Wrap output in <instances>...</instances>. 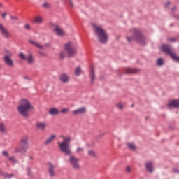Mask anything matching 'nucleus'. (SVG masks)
I'll return each mask as SVG.
<instances>
[{"mask_svg": "<svg viewBox=\"0 0 179 179\" xmlns=\"http://www.w3.org/2000/svg\"><path fill=\"white\" fill-rule=\"evenodd\" d=\"M17 112L24 118L28 119L30 117V111L34 110V107L27 99H22L17 108Z\"/></svg>", "mask_w": 179, "mask_h": 179, "instance_id": "obj_1", "label": "nucleus"}, {"mask_svg": "<svg viewBox=\"0 0 179 179\" xmlns=\"http://www.w3.org/2000/svg\"><path fill=\"white\" fill-rule=\"evenodd\" d=\"M128 43H132V41H136L141 44V45H145L146 44V38L142 35L141 31L136 29H131L127 37Z\"/></svg>", "mask_w": 179, "mask_h": 179, "instance_id": "obj_2", "label": "nucleus"}, {"mask_svg": "<svg viewBox=\"0 0 179 179\" xmlns=\"http://www.w3.org/2000/svg\"><path fill=\"white\" fill-rule=\"evenodd\" d=\"M71 141L72 138L70 136L63 137L62 142H58L57 145L60 152L64 153V155H72V150H71Z\"/></svg>", "mask_w": 179, "mask_h": 179, "instance_id": "obj_3", "label": "nucleus"}, {"mask_svg": "<svg viewBox=\"0 0 179 179\" xmlns=\"http://www.w3.org/2000/svg\"><path fill=\"white\" fill-rule=\"evenodd\" d=\"M92 27L99 41H100V43H107L108 36H107L106 31H104L101 27L97 26L94 24H92Z\"/></svg>", "mask_w": 179, "mask_h": 179, "instance_id": "obj_4", "label": "nucleus"}, {"mask_svg": "<svg viewBox=\"0 0 179 179\" xmlns=\"http://www.w3.org/2000/svg\"><path fill=\"white\" fill-rule=\"evenodd\" d=\"M27 149H29V137L25 136L21 138L20 146L16 147L15 152V153H26Z\"/></svg>", "mask_w": 179, "mask_h": 179, "instance_id": "obj_5", "label": "nucleus"}, {"mask_svg": "<svg viewBox=\"0 0 179 179\" xmlns=\"http://www.w3.org/2000/svg\"><path fill=\"white\" fill-rule=\"evenodd\" d=\"M64 50L67 52L68 57H73L77 52L76 45L73 42H68L64 45Z\"/></svg>", "mask_w": 179, "mask_h": 179, "instance_id": "obj_6", "label": "nucleus"}, {"mask_svg": "<svg viewBox=\"0 0 179 179\" xmlns=\"http://www.w3.org/2000/svg\"><path fill=\"white\" fill-rule=\"evenodd\" d=\"M162 50L165 52L166 54H168L170 55L171 58L176 61V62H179V57L176 55V53H173V48L171 46L168 45H163L162 46Z\"/></svg>", "mask_w": 179, "mask_h": 179, "instance_id": "obj_7", "label": "nucleus"}, {"mask_svg": "<svg viewBox=\"0 0 179 179\" xmlns=\"http://www.w3.org/2000/svg\"><path fill=\"white\" fill-rule=\"evenodd\" d=\"M12 57H13V54L12 53V52L9 50H5L3 61L6 65L7 66H9L10 68H13V66H14L15 65L13 59H12Z\"/></svg>", "mask_w": 179, "mask_h": 179, "instance_id": "obj_8", "label": "nucleus"}, {"mask_svg": "<svg viewBox=\"0 0 179 179\" xmlns=\"http://www.w3.org/2000/svg\"><path fill=\"white\" fill-rule=\"evenodd\" d=\"M80 159L75 155H71L69 158V162L70 166L73 169V170H80Z\"/></svg>", "mask_w": 179, "mask_h": 179, "instance_id": "obj_9", "label": "nucleus"}, {"mask_svg": "<svg viewBox=\"0 0 179 179\" xmlns=\"http://www.w3.org/2000/svg\"><path fill=\"white\" fill-rule=\"evenodd\" d=\"M18 57L22 61H26L29 65H33V64H34V56L31 52H29L27 56H26L24 53L20 52L19 53Z\"/></svg>", "mask_w": 179, "mask_h": 179, "instance_id": "obj_10", "label": "nucleus"}, {"mask_svg": "<svg viewBox=\"0 0 179 179\" xmlns=\"http://www.w3.org/2000/svg\"><path fill=\"white\" fill-rule=\"evenodd\" d=\"M0 34H1L3 38H9L12 36L8 29H6V27L1 23H0Z\"/></svg>", "mask_w": 179, "mask_h": 179, "instance_id": "obj_11", "label": "nucleus"}, {"mask_svg": "<svg viewBox=\"0 0 179 179\" xmlns=\"http://www.w3.org/2000/svg\"><path fill=\"white\" fill-rule=\"evenodd\" d=\"M53 31L55 34V35L58 36L59 37H64V36H65L66 34L65 31H64V29H62V28H61L58 25H55L54 27Z\"/></svg>", "mask_w": 179, "mask_h": 179, "instance_id": "obj_12", "label": "nucleus"}, {"mask_svg": "<svg viewBox=\"0 0 179 179\" xmlns=\"http://www.w3.org/2000/svg\"><path fill=\"white\" fill-rule=\"evenodd\" d=\"M36 129H38V131H45V129H47V123L43 122H38L36 124Z\"/></svg>", "mask_w": 179, "mask_h": 179, "instance_id": "obj_13", "label": "nucleus"}, {"mask_svg": "<svg viewBox=\"0 0 179 179\" xmlns=\"http://www.w3.org/2000/svg\"><path fill=\"white\" fill-rule=\"evenodd\" d=\"M86 113V108L85 107H81L78 109L72 111L73 115H82Z\"/></svg>", "mask_w": 179, "mask_h": 179, "instance_id": "obj_14", "label": "nucleus"}, {"mask_svg": "<svg viewBox=\"0 0 179 179\" xmlns=\"http://www.w3.org/2000/svg\"><path fill=\"white\" fill-rule=\"evenodd\" d=\"M54 169H55V167L54 166V165H52V164H48V171L51 177H55V171L54 170Z\"/></svg>", "mask_w": 179, "mask_h": 179, "instance_id": "obj_15", "label": "nucleus"}, {"mask_svg": "<svg viewBox=\"0 0 179 179\" xmlns=\"http://www.w3.org/2000/svg\"><path fill=\"white\" fill-rule=\"evenodd\" d=\"M169 108H179V100H172L168 103Z\"/></svg>", "mask_w": 179, "mask_h": 179, "instance_id": "obj_16", "label": "nucleus"}, {"mask_svg": "<svg viewBox=\"0 0 179 179\" xmlns=\"http://www.w3.org/2000/svg\"><path fill=\"white\" fill-rule=\"evenodd\" d=\"M28 43L31 44V45H34V47H36V48H39L40 50H44V46L41 45L38 42L34 40H29Z\"/></svg>", "mask_w": 179, "mask_h": 179, "instance_id": "obj_17", "label": "nucleus"}, {"mask_svg": "<svg viewBox=\"0 0 179 179\" xmlns=\"http://www.w3.org/2000/svg\"><path fill=\"white\" fill-rule=\"evenodd\" d=\"M57 138V135L52 134L50 135L45 141V145H50L55 141V138Z\"/></svg>", "mask_w": 179, "mask_h": 179, "instance_id": "obj_18", "label": "nucleus"}, {"mask_svg": "<svg viewBox=\"0 0 179 179\" xmlns=\"http://www.w3.org/2000/svg\"><path fill=\"white\" fill-rule=\"evenodd\" d=\"M59 79L62 83H68V82H69V76H68L66 73L61 74Z\"/></svg>", "mask_w": 179, "mask_h": 179, "instance_id": "obj_19", "label": "nucleus"}, {"mask_svg": "<svg viewBox=\"0 0 179 179\" xmlns=\"http://www.w3.org/2000/svg\"><path fill=\"white\" fill-rule=\"evenodd\" d=\"M0 134H2L3 135L8 134V128L6 127V124L2 122L0 123Z\"/></svg>", "mask_w": 179, "mask_h": 179, "instance_id": "obj_20", "label": "nucleus"}, {"mask_svg": "<svg viewBox=\"0 0 179 179\" xmlns=\"http://www.w3.org/2000/svg\"><path fill=\"white\" fill-rule=\"evenodd\" d=\"M145 169L149 173H153V162L148 161L145 163Z\"/></svg>", "mask_w": 179, "mask_h": 179, "instance_id": "obj_21", "label": "nucleus"}, {"mask_svg": "<svg viewBox=\"0 0 179 179\" xmlns=\"http://www.w3.org/2000/svg\"><path fill=\"white\" fill-rule=\"evenodd\" d=\"M50 115H59V110L57 108H52L49 110Z\"/></svg>", "mask_w": 179, "mask_h": 179, "instance_id": "obj_22", "label": "nucleus"}, {"mask_svg": "<svg viewBox=\"0 0 179 179\" xmlns=\"http://www.w3.org/2000/svg\"><path fill=\"white\" fill-rule=\"evenodd\" d=\"M125 72L129 74L138 73V72H139V69L127 68L125 69Z\"/></svg>", "mask_w": 179, "mask_h": 179, "instance_id": "obj_23", "label": "nucleus"}, {"mask_svg": "<svg viewBox=\"0 0 179 179\" xmlns=\"http://www.w3.org/2000/svg\"><path fill=\"white\" fill-rule=\"evenodd\" d=\"M90 78L92 83H93L96 79V75L94 74V67H93V66H91Z\"/></svg>", "mask_w": 179, "mask_h": 179, "instance_id": "obj_24", "label": "nucleus"}, {"mask_svg": "<svg viewBox=\"0 0 179 179\" xmlns=\"http://www.w3.org/2000/svg\"><path fill=\"white\" fill-rule=\"evenodd\" d=\"M74 74L76 76H80L82 74V68L80 66H77L74 69Z\"/></svg>", "mask_w": 179, "mask_h": 179, "instance_id": "obj_25", "label": "nucleus"}, {"mask_svg": "<svg viewBox=\"0 0 179 179\" xmlns=\"http://www.w3.org/2000/svg\"><path fill=\"white\" fill-rule=\"evenodd\" d=\"M33 22L41 24V23H43V18L40 16H36L33 19Z\"/></svg>", "mask_w": 179, "mask_h": 179, "instance_id": "obj_26", "label": "nucleus"}, {"mask_svg": "<svg viewBox=\"0 0 179 179\" xmlns=\"http://www.w3.org/2000/svg\"><path fill=\"white\" fill-rule=\"evenodd\" d=\"M59 57L61 59H64V58H65V57H66V52L64 50L60 51V52L59 54Z\"/></svg>", "mask_w": 179, "mask_h": 179, "instance_id": "obj_27", "label": "nucleus"}, {"mask_svg": "<svg viewBox=\"0 0 179 179\" xmlns=\"http://www.w3.org/2000/svg\"><path fill=\"white\" fill-rule=\"evenodd\" d=\"M127 146H128V148H129L131 150H136V147L135 145H134V143H127Z\"/></svg>", "mask_w": 179, "mask_h": 179, "instance_id": "obj_28", "label": "nucleus"}, {"mask_svg": "<svg viewBox=\"0 0 179 179\" xmlns=\"http://www.w3.org/2000/svg\"><path fill=\"white\" fill-rule=\"evenodd\" d=\"M83 150H84L83 147L78 146L76 150V153H83Z\"/></svg>", "mask_w": 179, "mask_h": 179, "instance_id": "obj_29", "label": "nucleus"}, {"mask_svg": "<svg viewBox=\"0 0 179 179\" xmlns=\"http://www.w3.org/2000/svg\"><path fill=\"white\" fill-rule=\"evenodd\" d=\"M157 64L158 66H162V65H163V64H164V62L163 61V59L159 58L157 59Z\"/></svg>", "mask_w": 179, "mask_h": 179, "instance_id": "obj_30", "label": "nucleus"}, {"mask_svg": "<svg viewBox=\"0 0 179 179\" xmlns=\"http://www.w3.org/2000/svg\"><path fill=\"white\" fill-rule=\"evenodd\" d=\"M8 160H9V162H11V163H17V161L16 160L15 157H8Z\"/></svg>", "mask_w": 179, "mask_h": 179, "instance_id": "obj_31", "label": "nucleus"}, {"mask_svg": "<svg viewBox=\"0 0 179 179\" xmlns=\"http://www.w3.org/2000/svg\"><path fill=\"white\" fill-rule=\"evenodd\" d=\"M125 171L129 174L132 173V167H131V166H127L125 167Z\"/></svg>", "mask_w": 179, "mask_h": 179, "instance_id": "obj_32", "label": "nucleus"}, {"mask_svg": "<svg viewBox=\"0 0 179 179\" xmlns=\"http://www.w3.org/2000/svg\"><path fill=\"white\" fill-rule=\"evenodd\" d=\"M61 114H68L69 113V108H62L60 110Z\"/></svg>", "mask_w": 179, "mask_h": 179, "instance_id": "obj_33", "label": "nucleus"}, {"mask_svg": "<svg viewBox=\"0 0 179 179\" xmlns=\"http://www.w3.org/2000/svg\"><path fill=\"white\" fill-rule=\"evenodd\" d=\"M116 107L118 108V110H122L124 108V104L119 103L116 104Z\"/></svg>", "mask_w": 179, "mask_h": 179, "instance_id": "obj_34", "label": "nucleus"}, {"mask_svg": "<svg viewBox=\"0 0 179 179\" xmlns=\"http://www.w3.org/2000/svg\"><path fill=\"white\" fill-rule=\"evenodd\" d=\"M43 8H45V9H48L50 8V4L48 3H44L42 5Z\"/></svg>", "mask_w": 179, "mask_h": 179, "instance_id": "obj_35", "label": "nucleus"}, {"mask_svg": "<svg viewBox=\"0 0 179 179\" xmlns=\"http://www.w3.org/2000/svg\"><path fill=\"white\" fill-rule=\"evenodd\" d=\"M88 155H89V156H92L93 157H94V156H96V153H94V152L92 150L88 151Z\"/></svg>", "mask_w": 179, "mask_h": 179, "instance_id": "obj_36", "label": "nucleus"}, {"mask_svg": "<svg viewBox=\"0 0 179 179\" xmlns=\"http://www.w3.org/2000/svg\"><path fill=\"white\" fill-rule=\"evenodd\" d=\"M3 176L6 178H10L11 177H13V174L5 173Z\"/></svg>", "mask_w": 179, "mask_h": 179, "instance_id": "obj_37", "label": "nucleus"}, {"mask_svg": "<svg viewBox=\"0 0 179 179\" xmlns=\"http://www.w3.org/2000/svg\"><path fill=\"white\" fill-rule=\"evenodd\" d=\"M2 155H3V156H5L6 157H9V153H8V151H3Z\"/></svg>", "mask_w": 179, "mask_h": 179, "instance_id": "obj_38", "label": "nucleus"}, {"mask_svg": "<svg viewBox=\"0 0 179 179\" xmlns=\"http://www.w3.org/2000/svg\"><path fill=\"white\" fill-rule=\"evenodd\" d=\"M24 29H26V30H30L31 29V27H30V24H26L24 26Z\"/></svg>", "mask_w": 179, "mask_h": 179, "instance_id": "obj_39", "label": "nucleus"}, {"mask_svg": "<svg viewBox=\"0 0 179 179\" xmlns=\"http://www.w3.org/2000/svg\"><path fill=\"white\" fill-rule=\"evenodd\" d=\"M10 19L12 20H19V18H17V17H16V16H15V17L10 16Z\"/></svg>", "mask_w": 179, "mask_h": 179, "instance_id": "obj_40", "label": "nucleus"}, {"mask_svg": "<svg viewBox=\"0 0 179 179\" xmlns=\"http://www.w3.org/2000/svg\"><path fill=\"white\" fill-rule=\"evenodd\" d=\"M6 15H7L6 13H4L1 14V16H2L3 19H5L6 17Z\"/></svg>", "mask_w": 179, "mask_h": 179, "instance_id": "obj_41", "label": "nucleus"}, {"mask_svg": "<svg viewBox=\"0 0 179 179\" xmlns=\"http://www.w3.org/2000/svg\"><path fill=\"white\" fill-rule=\"evenodd\" d=\"M177 40V38H171L169 39V41H176Z\"/></svg>", "mask_w": 179, "mask_h": 179, "instance_id": "obj_42", "label": "nucleus"}, {"mask_svg": "<svg viewBox=\"0 0 179 179\" xmlns=\"http://www.w3.org/2000/svg\"><path fill=\"white\" fill-rule=\"evenodd\" d=\"M24 79H25L26 80H31V79L29 76H24Z\"/></svg>", "mask_w": 179, "mask_h": 179, "instance_id": "obj_43", "label": "nucleus"}, {"mask_svg": "<svg viewBox=\"0 0 179 179\" xmlns=\"http://www.w3.org/2000/svg\"><path fill=\"white\" fill-rule=\"evenodd\" d=\"M69 2L70 3L71 6H73V3H72V1L69 0Z\"/></svg>", "mask_w": 179, "mask_h": 179, "instance_id": "obj_44", "label": "nucleus"}, {"mask_svg": "<svg viewBox=\"0 0 179 179\" xmlns=\"http://www.w3.org/2000/svg\"><path fill=\"white\" fill-rule=\"evenodd\" d=\"M169 5H170V2H167L165 5V6H169Z\"/></svg>", "mask_w": 179, "mask_h": 179, "instance_id": "obj_45", "label": "nucleus"}, {"mask_svg": "<svg viewBox=\"0 0 179 179\" xmlns=\"http://www.w3.org/2000/svg\"><path fill=\"white\" fill-rule=\"evenodd\" d=\"M29 160H33V157L29 156Z\"/></svg>", "mask_w": 179, "mask_h": 179, "instance_id": "obj_46", "label": "nucleus"}, {"mask_svg": "<svg viewBox=\"0 0 179 179\" xmlns=\"http://www.w3.org/2000/svg\"><path fill=\"white\" fill-rule=\"evenodd\" d=\"M172 10H173V11L176 10V7H173V8H172Z\"/></svg>", "mask_w": 179, "mask_h": 179, "instance_id": "obj_47", "label": "nucleus"}, {"mask_svg": "<svg viewBox=\"0 0 179 179\" xmlns=\"http://www.w3.org/2000/svg\"><path fill=\"white\" fill-rule=\"evenodd\" d=\"M28 176H31V173L28 172Z\"/></svg>", "mask_w": 179, "mask_h": 179, "instance_id": "obj_48", "label": "nucleus"}, {"mask_svg": "<svg viewBox=\"0 0 179 179\" xmlns=\"http://www.w3.org/2000/svg\"><path fill=\"white\" fill-rule=\"evenodd\" d=\"M1 6H2V4L0 3V8H1Z\"/></svg>", "mask_w": 179, "mask_h": 179, "instance_id": "obj_49", "label": "nucleus"}, {"mask_svg": "<svg viewBox=\"0 0 179 179\" xmlns=\"http://www.w3.org/2000/svg\"><path fill=\"white\" fill-rule=\"evenodd\" d=\"M0 68H1V64H0Z\"/></svg>", "mask_w": 179, "mask_h": 179, "instance_id": "obj_50", "label": "nucleus"}]
</instances>
